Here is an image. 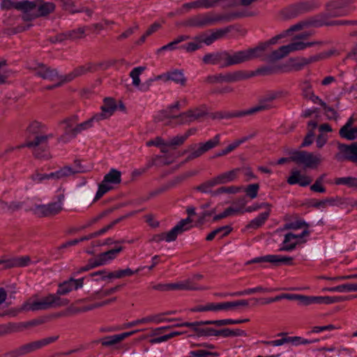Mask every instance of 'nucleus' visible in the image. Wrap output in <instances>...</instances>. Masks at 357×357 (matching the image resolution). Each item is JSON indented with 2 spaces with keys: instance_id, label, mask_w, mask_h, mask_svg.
Listing matches in <instances>:
<instances>
[{
  "instance_id": "obj_1",
  "label": "nucleus",
  "mask_w": 357,
  "mask_h": 357,
  "mask_svg": "<svg viewBox=\"0 0 357 357\" xmlns=\"http://www.w3.org/2000/svg\"><path fill=\"white\" fill-rule=\"evenodd\" d=\"M181 107V102L176 101L174 104L169 105L166 109L162 111L157 116L158 121L167 120L165 123L172 126L188 124L204 116L206 114L204 106L195 107L177 114L174 110L178 111Z\"/></svg>"
},
{
  "instance_id": "obj_2",
  "label": "nucleus",
  "mask_w": 357,
  "mask_h": 357,
  "mask_svg": "<svg viewBox=\"0 0 357 357\" xmlns=\"http://www.w3.org/2000/svg\"><path fill=\"white\" fill-rule=\"evenodd\" d=\"M266 48V45H259L254 48L237 52H218V65L225 68L253 60L261 56Z\"/></svg>"
},
{
  "instance_id": "obj_3",
  "label": "nucleus",
  "mask_w": 357,
  "mask_h": 357,
  "mask_svg": "<svg viewBox=\"0 0 357 357\" xmlns=\"http://www.w3.org/2000/svg\"><path fill=\"white\" fill-rule=\"evenodd\" d=\"M0 8L3 10L14 8L22 12V18L25 21H31L39 16L45 15V4L40 1L1 0Z\"/></svg>"
},
{
  "instance_id": "obj_4",
  "label": "nucleus",
  "mask_w": 357,
  "mask_h": 357,
  "mask_svg": "<svg viewBox=\"0 0 357 357\" xmlns=\"http://www.w3.org/2000/svg\"><path fill=\"white\" fill-rule=\"evenodd\" d=\"M45 135L43 126L38 121L32 122L27 128L25 143L19 148L28 147L32 150L33 155L37 158L44 156Z\"/></svg>"
},
{
  "instance_id": "obj_5",
  "label": "nucleus",
  "mask_w": 357,
  "mask_h": 357,
  "mask_svg": "<svg viewBox=\"0 0 357 357\" xmlns=\"http://www.w3.org/2000/svg\"><path fill=\"white\" fill-rule=\"evenodd\" d=\"M356 0H333L326 6V15L329 17H343L351 13L355 10L353 6Z\"/></svg>"
},
{
  "instance_id": "obj_6",
  "label": "nucleus",
  "mask_w": 357,
  "mask_h": 357,
  "mask_svg": "<svg viewBox=\"0 0 357 357\" xmlns=\"http://www.w3.org/2000/svg\"><path fill=\"white\" fill-rule=\"evenodd\" d=\"M291 159L298 165L305 168L314 169L321 162L320 154H314L305 151H294L291 155Z\"/></svg>"
},
{
  "instance_id": "obj_7",
  "label": "nucleus",
  "mask_w": 357,
  "mask_h": 357,
  "mask_svg": "<svg viewBox=\"0 0 357 357\" xmlns=\"http://www.w3.org/2000/svg\"><path fill=\"white\" fill-rule=\"evenodd\" d=\"M281 96V91L268 92L263 98L260 100L257 105L245 110V114H247V115H250L259 112L269 109L273 107V101L280 98Z\"/></svg>"
},
{
  "instance_id": "obj_8",
  "label": "nucleus",
  "mask_w": 357,
  "mask_h": 357,
  "mask_svg": "<svg viewBox=\"0 0 357 357\" xmlns=\"http://www.w3.org/2000/svg\"><path fill=\"white\" fill-rule=\"evenodd\" d=\"M293 258L291 257L283 256L280 255H267L262 257H255L248 261L245 264L248 265L254 263H271L274 266L280 264L291 265L293 264Z\"/></svg>"
},
{
  "instance_id": "obj_9",
  "label": "nucleus",
  "mask_w": 357,
  "mask_h": 357,
  "mask_svg": "<svg viewBox=\"0 0 357 357\" xmlns=\"http://www.w3.org/2000/svg\"><path fill=\"white\" fill-rule=\"evenodd\" d=\"M219 17L211 13H204L195 15L188 20L186 24L190 26L202 27L210 26L220 21Z\"/></svg>"
},
{
  "instance_id": "obj_10",
  "label": "nucleus",
  "mask_w": 357,
  "mask_h": 357,
  "mask_svg": "<svg viewBox=\"0 0 357 357\" xmlns=\"http://www.w3.org/2000/svg\"><path fill=\"white\" fill-rule=\"evenodd\" d=\"M340 153L336 154L335 158L339 161L344 160L357 162V144L353 143L351 145L340 144L338 146Z\"/></svg>"
},
{
  "instance_id": "obj_11",
  "label": "nucleus",
  "mask_w": 357,
  "mask_h": 357,
  "mask_svg": "<svg viewBox=\"0 0 357 357\" xmlns=\"http://www.w3.org/2000/svg\"><path fill=\"white\" fill-rule=\"evenodd\" d=\"M192 222V219L190 218H187L185 219L181 220L175 227H174L171 230H169L167 233L165 234V241L172 242L176 239L177 236L184 231H187L191 228L190 225Z\"/></svg>"
},
{
  "instance_id": "obj_12",
  "label": "nucleus",
  "mask_w": 357,
  "mask_h": 357,
  "mask_svg": "<svg viewBox=\"0 0 357 357\" xmlns=\"http://www.w3.org/2000/svg\"><path fill=\"white\" fill-rule=\"evenodd\" d=\"M243 71H236L226 74H218L208 77V80L211 83L215 82H234L247 78Z\"/></svg>"
},
{
  "instance_id": "obj_13",
  "label": "nucleus",
  "mask_w": 357,
  "mask_h": 357,
  "mask_svg": "<svg viewBox=\"0 0 357 357\" xmlns=\"http://www.w3.org/2000/svg\"><path fill=\"white\" fill-rule=\"evenodd\" d=\"M29 263L30 258L28 256L11 258L1 257L0 258V265L3 266V269L11 268L14 267H24L28 266Z\"/></svg>"
},
{
  "instance_id": "obj_14",
  "label": "nucleus",
  "mask_w": 357,
  "mask_h": 357,
  "mask_svg": "<svg viewBox=\"0 0 357 357\" xmlns=\"http://www.w3.org/2000/svg\"><path fill=\"white\" fill-rule=\"evenodd\" d=\"M162 79L164 82L172 81L177 84L185 86L186 84L187 79L184 76L183 71L182 70L175 69L169 71L166 73L158 75L155 80Z\"/></svg>"
},
{
  "instance_id": "obj_15",
  "label": "nucleus",
  "mask_w": 357,
  "mask_h": 357,
  "mask_svg": "<svg viewBox=\"0 0 357 357\" xmlns=\"http://www.w3.org/2000/svg\"><path fill=\"white\" fill-rule=\"evenodd\" d=\"M43 345H45V340H41L39 341H36L33 342H30L21 347L17 348L16 349L12 351L8 356L10 357H20L21 356L27 354L32 351H34L40 348H41Z\"/></svg>"
},
{
  "instance_id": "obj_16",
  "label": "nucleus",
  "mask_w": 357,
  "mask_h": 357,
  "mask_svg": "<svg viewBox=\"0 0 357 357\" xmlns=\"http://www.w3.org/2000/svg\"><path fill=\"white\" fill-rule=\"evenodd\" d=\"M323 59V56L321 54L310 56L307 58L305 57H299L296 59H291L289 61L291 62V67L294 70H301L305 66L315 63Z\"/></svg>"
},
{
  "instance_id": "obj_17",
  "label": "nucleus",
  "mask_w": 357,
  "mask_h": 357,
  "mask_svg": "<svg viewBox=\"0 0 357 357\" xmlns=\"http://www.w3.org/2000/svg\"><path fill=\"white\" fill-rule=\"evenodd\" d=\"M98 65L91 63L78 66L66 76V81L70 82L75 78L86 75L88 73L95 72L98 70Z\"/></svg>"
},
{
  "instance_id": "obj_18",
  "label": "nucleus",
  "mask_w": 357,
  "mask_h": 357,
  "mask_svg": "<svg viewBox=\"0 0 357 357\" xmlns=\"http://www.w3.org/2000/svg\"><path fill=\"white\" fill-rule=\"evenodd\" d=\"M210 311H221L229 310L234 307L238 306H248V302L247 300H238L235 301H228L223 303H209Z\"/></svg>"
},
{
  "instance_id": "obj_19",
  "label": "nucleus",
  "mask_w": 357,
  "mask_h": 357,
  "mask_svg": "<svg viewBox=\"0 0 357 357\" xmlns=\"http://www.w3.org/2000/svg\"><path fill=\"white\" fill-rule=\"evenodd\" d=\"M83 284L84 278L77 280L70 279L59 284L56 294L59 295H66L73 290H76L82 287Z\"/></svg>"
},
{
  "instance_id": "obj_20",
  "label": "nucleus",
  "mask_w": 357,
  "mask_h": 357,
  "mask_svg": "<svg viewBox=\"0 0 357 357\" xmlns=\"http://www.w3.org/2000/svg\"><path fill=\"white\" fill-rule=\"evenodd\" d=\"M329 16L326 15V13L317 16L311 22L310 24L317 26H320L323 25H331V26H339V25H350L356 24L357 22L354 21H349V20H333L331 22L327 21V17Z\"/></svg>"
},
{
  "instance_id": "obj_21",
  "label": "nucleus",
  "mask_w": 357,
  "mask_h": 357,
  "mask_svg": "<svg viewBox=\"0 0 357 357\" xmlns=\"http://www.w3.org/2000/svg\"><path fill=\"white\" fill-rule=\"evenodd\" d=\"M25 210L32 211L38 217L45 216V205L42 204V199L38 197H33L24 202Z\"/></svg>"
},
{
  "instance_id": "obj_22",
  "label": "nucleus",
  "mask_w": 357,
  "mask_h": 357,
  "mask_svg": "<svg viewBox=\"0 0 357 357\" xmlns=\"http://www.w3.org/2000/svg\"><path fill=\"white\" fill-rule=\"evenodd\" d=\"M138 331H139V330H135V331H132L130 332L123 333L121 334L107 336V337H105L100 339V340H98V342L100 343H101V344L102 346H105V347L113 346V345L121 342L126 337L135 334Z\"/></svg>"
},
{
  "instance_id": "obj_23",
  "label": "nucleus",
  "mask_w": 357,
  "mask_h": 357,
  "mask_svg": "<svg viewBox=\"0 0 357 357\" xmlns=\"http://www.w3.org/2000/svg\"><path fill=\"white\" fill-rule=\"evenodd\" d=\"M312 179L307 175L302 174L298 170H292L290 176L287 178V183L290 185L298 184L305 187L310 184Z\"/></svg>"
},
{
  "instance_id": "obj_24",
  "label": "nucleus",
  "mask_w": 357,
  "mask_h": 357,
  "mask_svg": "<svg viewBox=\"0 0 357 357\" xmlns=\"http://www.w3.org/2000/svg\"><path fill=\"white\" fill-rule=\"evenodd\" d=\"M116 105L114 99L106 98L104 103L101 106L102 112L96 114L95 116H98V121L109 117L115 111Z\"/></svg>"
},
{
  "instance_id": "obj_25",
  "label": "nucleus",
  "mask_w": 357,
  "mask_h": 357,
  "mask_svg": "<svg viewBox=\"0 0 357 357\" xmlns=\"http://www.w3.org/2000/svg\"><path fill=\"white\" fill-rule=\"evenodd\" d=\"M52 82V84H46V89H52L56 86L61 85L66 81V77H63L59 75L57 71L54 69H50L46 67V82Z\"/></svg>"
},
{
  "instance_id": "obj_26",
  "label": "nucleus",
  "mask_w": 357,
  "mask_h": 357,
  "mask_svg": "<svg viewBox=\"0 0 357 357\" xmlns=\"http://www.w3.org/2000/svg\"><path fill=\"white\" fill-rule=\"evenodd\" d=\"M173 314L172 312H166L163 313H159L155 314H151L145 317L142 318L143 324H159L163 322H171L173 321H178V319H167L165 317V315Z\"/></svg>"
},
{
  "instance_id": "obj_27",
  "label": "nucleus",
  "mask_w": 357,
  "mask_h": 357,
  "mask_svg": "<svg viewBox=\"0 0 357 357\" xmlns=\"http://www.w3.org/2000/svg\"><path fill=\"white\" fill-rule=\"evenodd\" d=\"M307 6L305 3L294 4L289 6L282 11L284 18H293L307 10Z\"/></svg>"
},
{
  "instance_id": "obj_28",
  "label": "nucleus",
  "mask_w": 357,
  "mask_h": 357,
  "mask_svg": "<svg viewBox=\"0 0 357 357\" xmlns=\"http://www.w3.org/2000/svg\"><path fill=\"white\" fill-rule=\"evenodd\" d=\"M353 124V119L350 118L346 124L342 126L340 130V135L348 140L357 139V127L351 128Z\"/></svg>"
},
{
  "instance_id": "obj_29",
  "label": "nucleus",
  "mask_w": 357,
  "mask_h": 357,
  "mask_svg": "<svg viewBox=\"0 0 357 357\" xmlns=\"http://www.w3.org/2000/svg\"><path fill=\"white\" fill-rule=\"evenodd\" d=\"M98 116L93 115L89 119L81 123H77L73 130H71V137H75L78 134L82 131L88 130L93 127L94 122L98 121Z\"/></svg>"
},
{
  "instance_id": "obj_30",
  "label": "nucleus",
  "mask_w": 357,
  "mask_h": 357,
  "mask_svg": "<svg viewBox=\"0 0 357 357\" xmlns=\"http://www.w3.org/2000/svg\"><path fill=\"white\" fill-rule=\"evenodd\" d=\"M81 170H73L72 168L69 167H65L61 168L54 172H51L50 174H46V180H59L63 177L70 176L71 174H75L77 172H79Z\"/></svg>"
},
{
  "instance_id": "obj_31",
  "label": "nucleus",
  "mask_w": 357,
  "mask_h": 357,
  "mask_svg": "<svg viewBox=\"0 0 357 357\" xmlns=\"http://www.w3.org/2000/svg\"><path fill=\"white\" fill-rule=\"evenodd\" d=\"M228 31V29H218L209 35L200 36L199 38L202 43H204L207 45H210L215 40L222 38Z\"/></svg>"
},
{
  "instance_id": "obj_32",
  "label": "nucleus",
  "mask_w": 357,
  "mask_h": 357,
  "mask_svg": "<svg viewBox=\"0 0 357 357\" xmlns=\"http://www.w3.org/2000/svg\"><path fill=\"white\" fill-rule=\"evenodd\" d=\"M64 199L63 195H59L56 202L49 203L46 205V216L55 215L60 213L62 209L63 201Z\"/></svg>"
},
{
  "instance_id": "obj_33",
  "label": "nucleus",
  "mask_w": 357,
  "mask_h": 357,
  "mask_svg": "<svg viewBox=\"0 0 357 357\" xmlns=\"http://www.w3.org/2000/svg\"><path fill=\"white\" fill-rule=\"evenodd\" d=\"M45 309V299L39 301L31 298L22 305V310L25 311H36Z\"/></svg>"
},
{
  "instance_id": "obj_34",
  "label": "nucleus",
  "mask_w": 357,
  "mask_h": 357,
  "mask_svg": "<svg viewBox=\"0 0 357 357\" xmlns=\"http://www.w3.org/2000/svg\"><path fill=\"white\" fill-rule=\"evenodd\" d=\"M239 171V168L234 169L230 171L220 174L215 176V178L218 185L227 183L235 180L237 178Z\"/></svg>"
},
{
  "instance_id": "obj_35",
  "label": "nucleus",
  "mask_w": 357,
  "mask_h": 357,
  "mask_svg": "<svg viewBox=\"0 0 357 357\" xmlns=\"http://www.w3.org/2000/svg\"><path fill=\"white\" fill-rule=\"evenodd\" d=\"M303 26V23H298L296 24H294L289 27L288 29L284 31L282 33L273 37L268 40L267 43H264V45H266L267 47L268 45L275 44L278 40L286 37L287 36L289 35L291 32L302 29Z\"/></svg>"
},
{
  "instance_id": "obj_36",
  "label": "nucleus",
  "mask_w": 357,
  "mask_h": 357,
  "mask_svg": "<svg viewBox=\"0 0 357 357\" xmlns=\"http://www.w3.org/2000/svg\"><path fill=\"white\" fill-rule=\"evenodd\" d=\"M169 291L172 290H196L199 289L191 280H186L181 282L169 283Z\"/></svg>"
},
{
  "instance_id": "obj_37",
  "label": "nucleus",
  "mask_w": 357,
  "mask_h": 357,
  "mask_svg": "<svg viewBox=\"0 0 357 357\" xmlns=\"http://www.w3.org/2000/svg\"><path fill=\"white\" fill-rule=\"evenodd\" d=\"M271 211L267 210L265 212L261 213L257 217L252 220L247 225L248 229H258L264 225L270 215Z\"/></svg>"
},
{
  "instance_id": "obj_38",
  "label": "nucleus",
  "mask_w": 357,
  "mask_h": 357,
  "mask_svg": "<svg viewBox=\"0 0 357 357\" xmlns=\"http://www.w3.org/2000/svg\"><path fill=\"white\" fill-rule=\"evenodd\" d=\"M296 234L293 233H287L285 234L284 240L282 241V247L280 250L283 251H291L293 250L297 243Z\"/></svg>"
},
{
  "instance_id": "obj_39",
  "label": "nucleus",
  "mask_w": 357,
  "mask_h": 357,
  "mask_svg": "<svg viewBox=\"0 0 357 357\" xmlns=\"http://www.w3.org/2000/svg\"><path fill=\"white\" fill-rule=\"evenodd\" d=\"M123 250V248L119 246L114 249H111L107 252L100 253L99 257L104 265L109 264L114 259L117 255Z\"/></svg>"
},
{
  "instance_id": "obj_40",
  "label": "nucleus",
  "mask_w": 357,
  "mask_h": 357,
  "mask_svg": "<svg viewBox=\"0 0 357 357\" xmlns=\"http://www.w3.org/2000/svg\"><path fill=\"white\" fill-rule=\"evenodd\" d=\"M143 268H138L135 271H132L130 268H126L125 269L121 270H117L114 272H111L109 274V279L116 278V279H120L126 277H130L138 272H139L141 270H142Z\"/></svg>"
},
{
  "instance_id": "obj_41",
  "label": "nucleus",
  "mask_w": 357,
  "mask_h": 357,
  "mask_svg": "<svg viewBox=\"0 0 357 357\" xmlns=\"http://www.w3.org/2000/svg\"><path fill=\"white\" fill-rule=\"evenodd\" d=\"M247 115L245 111L235 112H216L211 114V118L213 119H231L234 117H241Z\"/></svg>"
},
{
  "instance_id": "obj_42",
  "label": "nucleus",
  "mask_w": 357,
  "mask_h": 357,
  "mask_svg": "<svg viewBox=\"0 0 357 357\" xmlns=\"http://www.w3.org/2000/svg\"><path fill=\"white\" fill-rule=\"evenodd\" d=\"M103 179L105 182L112 185L119 184L121 181V173L116 169H111L109 172L105 174Z\"/></svg>"
},
{
  "instance_id": "obj_43",
  "label": "nucleus",
  "mask_w": 357,
  "mask_h": 357,
  "mask_svg": "<svg viewBox=\"0 0 357 357\" xmlns=\"http://www.w3.org/2000/svg\"><path fill=\"white\" fill-rule=\"evenodd\" d=\"M202 45L201 39L199 36H198L195 37L192 41L179 46L178 48L183 50L187 52H193L200 49L202 46Z\"/></svg>"
},
{
  "instance_id": "obj_44",
  "label": "nucleus",
  "mask_w": 357,
  "mask_h": 357,
  "mask_svg": "<svg viewBox=\"0 0 357 357\" xmlns=\"http://www.w3.org/2000/svg\"><path fill=\"white\" fill-rule=\"evenodd\" d=\"M291 52L290 50L289 44L287 45H283L279 47L278 50L272 52L270 55V59L272 60H280L287 56Z\"/></svg>"
},
{
  "instance_id": "obj_45",
  "label": "nucleus",
  "mask_w": 357,
  "mask_h": 357,
  "mask_svg": "<svg viewBox=\"0 0 357 357\" xmlns=\"http://www.w3.org/2000/svg\"><path fill=\"white\" fill-rule=\"evenodd\" d=\"M220 336L223 337H247L248 334L245 331L240 328L231 329L226 328L221 329Z\"/></svg>"
},
{
  "instance_id": "obj_46",
  "label": "nucleus",
  "mask_w": 357,
  "mask_h": 357,
  "mask_svg": "<svg viewBox=\"0 0 357 357\" xmlns=\"http://www.w3.org/2000/svg\"><path fill=\"white\" fill-rule=\"evenodd\" d=\"M78 121L76 115L66 119L63 122L65 134L71 137V130H73Z\"/></svg>"
},
{
  "instance_id": "obj_47",
  "label": "nucleus",
  "mask_w": 357,
  "mask_h": 357,
  "mask_svg": "<svg viewBox=\"0 0 357 357\" xmlns=\"http://www.w3.org/2000/svg\"><path fill=\"white\" fill-rule=\"evenodd\" d=\"M67 304L66 300L61 299L56 294H49L46 296V308L50 307L62 306Z\"/></svg>"
},
{
  "instance_id": "obj_48",
  "label": "nucleus",
  "mask_w": 357,
  "mask_h": 357,
  "mask_svg": "<svg viewBox=\"0 0 357 357\" xmlns=\"http://www.w3.org/2000/svg\"><path fill=\"white\" fill-rule=\"evenodd\" d=\"M96 237H97L96 234V232H93V233L89 234L86 236H82L79 238H76V239H73V240L67 241L65 243H63L61 245H60L59 249L63 250V249L67 248L70 246H74L80 242H82L84 241H89V240H91Z\"/></svg>"
},
{
  "instance_id": "obj_49",
  "label": "nucleus",
  "mask_w": 357,
  "mask_h": 357,
  "mask_svg": "<svg viewBox=\"0 0 357 357\" xmlns=\"http://www.w3.org/2000/svg\"><path fill=\"white\" fill-rule=\"evenodd\" d=\"M317 44V42H310V43H304L302 41H297V40L294 39V41L289 44L290 47V50L291 52L296 51H300L305 50L307 47H312L314 45Z\"/></svg>"
},
{
  "instance_id": "obj_50",
  "label": "nucleus",
  "mask_w": 357,
  "mask_h": 357,
  "mask_svg": "<svg viewBox=\"0 0 357 357\" xmlns=\"http://www.w3.org/2000/svg\"><path fill=\"white\" fill-rule=\"evenodd\" d=\"M113 186L109 183L105 182V180L103 179L101 183H100L98 185V189L95 196L94 201L98 200L105 194L111 190Z\"/></svg>"
},
{
  "instance_id": "obj_51",
  "label": "nucleus",
  "mask_w": 357,
  "mask_h": 357,
  "mask_svg": "<svg viewBox=\"0 0 357 357\" xmlns=\"http://www.w3.org/2000/svg\"><path fill=\"white\" fill-rule=\"evenodd\" d=\"M22 208V203L12 202L10 204L0 200V211L1 212H13Z\"/></svg>"
},
{
  "instance_id": "obj_52",
  "label": "nucleus",
  "mask_w": 357,
  "mask_h": 357,
  "mask_svg": "<svg viewBox=\"0 0 357 357\" xmlns=\"http://www.w3.org/2000/svg\"><path fill=\"white\" fill-rule=\"evenodd\" d=\"M145 70L144 67L139 66L133 68L130 73V76L132 79V85L137 87L139 86L140 79L139 76Z\"/></svg>"
},
{
  "instance_id": "obj_53",
  "label": "nucleus",
  "mask_w": 357,
  "mask_h": 357,
  "mask_svg": "<svg viewBox=\"0 0 357 357\" xmlns=\"http://www.w3.org/2000/svg\"><path fill=\"white\" fill-rule=\"evenodd\" d=\"M310 225L304 220L299 219L294 222H289L284 225V229L298 230L302 228L308 229Z\"/></svg>"
},
{
  "instance_id": "obj_54",
  "label": "nucleus",
  "mask_w": 357,
  "mask_h": 357,
  "mask_svg": "<svg viewBox=\"0 0 357 357\" xmlns=\"http://www.w3.org/2000/svg\"><path fill=\"white\" fill-rule=\"evenodd\" d=\"M337 185H345L350 188L357 189V178L355 177H341L335 180Z\"/></svg>"
},
{
  "instance_id": "obj_55",
  "label": "nucleus",
  "mask_w": 357,
  "mask_h": 357,
  "mask_svg": "<svg viewBox=\"0 0 357 357\" xmlns=\"http://www.w3.org/2000/svg\"><path fill=\"white\" fill-rule=\"evenodd\" d=\"M331 292H351L355 291L354 283H347L327 289Z\"/></svg>"
},
{
  "instance_id": "obj_56",
  "label": "nucleus",
  "mask_w": 357,
  "mask_h": 357,
  "mask_svg": "<svg viewBox=\"0 0 357 357\" xmlns=\"http://www.w3.org/2000/svg\"><path fill=\"white\" fill-rule=\"evenodd\" d=\"M218 185L215 178H213L203 183H202L200 185L196 187V190L198 191H200L204 193L210 192L211 191V189L215 185Z\"/></svg>"
},
{
  "instance_id": "obj_57",
  "label": "nucleus",
  "mask_w": 357,
  "mask_h": 357,
  "mask_svg": "<svg viewBox=\"0 0 357 357\" xmlns=\"http://www.w3.org/2000/svg\"><path fill=\"white\" fill-rule=\"evenodd\" d=\"M121 285H117L109 289H100L93 294V298H102L108 296L119 291Z\"/></svg>"
},
{
  "instance_id": "obj_58",
  "label": "nucleus",
  "mask_w": 357,
  "mask_h": 357,
  "mask_svg": "<svg viewBox=\"0 0 357 357\" xmlns=\"http://www.w3.org/2000/svg\"><path fill=\"white\" fill-rule=\"evenodd\" d=\"M43 322L44 319L43 318L34 319L28 321L22 322L19 324V330L36 327L39 325L43 324Z\"/></svg>"
},
{
  "instance_id": "obj_59",
  "label": "nucleus",
  "mask_w": 357,
  "mask_h": 357,
  "mask_svg": "<svg viewBox=\"0 0 357 357\" xmlns=\"http://www.w3.org/2000/svg\"><path fill=\"white\" fill-rule=\"evenodd\" d=\"M301 89L302 91V94L305 98L308 99L309 98L314 97V92L312 90V87L310 82L304 81L301 84Z\"/></svg>"
},
{
  "instance_id": "obj_60",
  "label": "nucleus",
  "mask_w": 357,
  "mask_h": 357,
  "mask_svg": "<svg viewBox=\"0 0 357 357\" xmlns=\"http://www.w3.org/2000/svg\"><path fill=\"white\" fill-rule=\"evenodd\" d=\"M190 151V158L191 159L197 158L206 152L202 143L191 146Z\"/></svg>"
},
{
  "instance_id": "obj_61",
  "label": "nucleus",
  "mask_w": 357,
  "mask_h": 357,
  "mask_svg": "<svg viewBox=\"0 0 357 357\" xmlns=\"http://www.w3.org/2000/svg\"><path fill=\"white\" fill-rule=\"evenodd\" d=\"M209 356L218 357L219 354L217 352H211L203 349L191 351L188 354V357H208Z\"/></svg>"
},
{
  "instance_id": "obj_62",
  "label": "nucleus",
  "mask_w": 357,
  "mask_h": 357,
  "mask_svg": "<svg viewBox=\"0 0 357 357\" xmlns=\"http://www.w3.org/2000/svg\"><path fill=\"white\" fill-rule=\"evenodd\" d=\"M220 142V135L217 134L215 135V137L207 142L204 143H202V145L203 146V148L206 150L207 152L208 151L215 148L217 146Z\"/></svg>"
},
{
  "instance_id": "obj_63",
  "label": "nucleus",
  "mask_w": 357,
  "mask_h": 357,
  "mask_svg": "<svg viewBox=\"0 0 357 357\" xmlns=\"http://www.w3.org/2000/svg\"><path fill=\"white\" fill-rule=\"evenodd\" d=\"M63 8L70 14L78 13L79 8H77L75 2L72 0H63L61 1Z\"/></svg>"
},
{
  "instance_id": "obj_64",
  "label": "nucleus",
  "mask_w": 357,
  "mask_h": 357,
  "mask_svg": "<svg viewBox=\"0 0 357 357\" xmlns=\"http://www.w3.org/2000/svg\"><path fill=\"white\" fill-rule=\"evenodd\" d=\"M218 52L208 53L204 56L202 61L205 64L218 65Z\"/></svg>"
}]
</instances>
